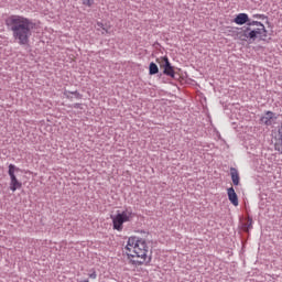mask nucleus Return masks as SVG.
I'll list each match as a JSON object with an SVG mask.
<instances>
[{"mask_svg":"<svg viewBox=\"0 0 282 282\" xmlns=\"http://www.w3.org/2000/svg\"><path fill=\"white\" fill-rule=\"evenodd\" d=\"M21 172V169L17 167V165L14 164H10L9 165V177H10V191H12V193H14L15 191H19V188H21L23 186V183H21V181H19V178H17V174Z\"/></svg>","mask_w":282,"mask_h":282,"instance_id":"39448f33","label":"nucleus"},{"mask_svg":"<svg viewBox=\"0 0 282 282\" xmlns=\"http://www.w3.org/2000/svg\"><path fill=\"white\" fill-rule=\"evenodd\" d=\"M64 96L65 98H67V100H74V98L76 100H83V94L78 93V90L72 91V90H64Z\"/></svg>","mask_w":282,"mask_h":282,"instance_id":"1a4fd4ad","label":"nucleus"},{"mask_svg":"<svg viewBox=\"0 0 282 282\" xmlns=\"http://www.w3.org/2000/svg\"><path fill=\"white\" fill-rule=\"evenodd\" d=\"M160 73V68L158 67V64L155 63H150V66H149V74L150 76H155V74H159Z\"/></svg>","mask_w":282,"mask_h":282,"instance_id":"ddd939ff","label":"nucleus"},{"mask_svg":"<svg viewBox=\"0 0 282 282\" xmlns=\"http://www.w3.org/2000/svg\"><path fill=\"white\" fill-rule=\"evenodd\" d=\"M248 21H250V19L248 18V14H246V13H239L235 18V23L237 25H245V23H248Z\"/></svg>","mask_w":282,"mask_h":282,"instance_id":"9b49d317","label":"nucleus"},{"mask_svg":"<svg viewBox=\"0 0 282 282\" xmlns=\"http://www.w3.org/2000/svg\"><path fill=\"white\" fill-rule=\"evenodd\" d=\"M73 108H74V109H80V104H74V105H73Z\"/></svg>","mask_w":282,"mask_h":282,"instance_id":"aec40b11","label":"nucleus"},{"mask_svg":"<svg viewBox=\"0 0 282 282\" xmlns=\"http://www.w3.org/2000/svg\"><path fill=\"white\" fill-rule=\"evenodd\" d=\"M227 195H228L229 202L234 206H239V196H237V192H235V187H229L227 189Z\"/></svg>","mask_w":282,"mask_h":282,"instance_id":"6e6552de","label":"nucleus"},{"mask_svg":"<svg viewBox=\"0 0 282 282\" xmlns=\"http://www.w3.org/2000/svg\"><path fill=\"white\" fill-rule=\"evenodd\" d=\"M97 28H101V30L107 32V29H105V24H102V22H97Z\"/></svg>","mask_w":282,"mask_h":282,"instance_id":"dca6fc26","label":"nucleus"},{"mask_svg":"<svg viewBox=\"0 0 282 282\" xmlns=\"http://www.w3.org/2000/svg\"><path fill=\"white\" fill-rule=\"evenodd\" d=\"M132 212H129V209H127L122 213H118L116 216H111L113 230H118L119 232L122 231L123 224H126V221H129Z\"/></svg>","mask_w":282,"mask_h":282,"instance_id":"20e7f679","label":"nucleus"},{"mask_svg":"<svg viewBox=\"0 0 282 282\" xmlns=\"http://www.w3.org/2000/svg\"><path fill=\"white\" fill-rule=\"evenodd\" d=\"M98 274H96V271H94L93 273L89 274L90 279H97Z\"/></svg>","mask_w":282,"mask_h":282,"instance_id":"a211bd4d","label":"nucleus"},{"mask_svg":"<svg viewBox=\"0 0 282 282\" xmlns=\"http://www.w3.org/2000/svg\"><path fill=\"white\" fill-rule=\"evenodd\" d=\"M275 151H282V126L278 130V142L275 143Z\"/></svg>","mask_w":282,"mask_h":282,"instance_id":"f8f14e48","label":"nucleus"},{"mask_svg":"<svg viewBox=\"0 0 282 282\" xmlns=\"http://www.w3.org/2000/svg\"><path fill=\"white\" fill-rule=\"evenodd\" d=\"M230 176L234 186H239L241 177L239 176V170H237V167H230Z\"/></svg>","mask_w":282,"mask_h":282,"instance_id":"9d476101","label":"nucleus"},{"mask_svg":"<svg viewBox=\"0 0 282 282\" xmlns=\"http://www.w3.org/2000/svg\"><path fill=\"white\" fill-rule=\"evenodd\" d=\"M124 250L128 257L135 259L132 261L133 263H137V265L151 262V258H149V246L147 245V240L140 237L131 236L128 238Z\"/></svg>","mask_w":282,"mask_h":282,"instance_id":"f03ea898","label":"nucleus"},{"mask_svg":"<svg viewBox=\"0 0 282 282\" xmlns=\"http://www.w3.org/2000/svg\"><path fill=\"white\" fill-rule=\"evenodd\" d=\"M161 67H163V74L165 76H170V78H175V69L173 68V65H171L167 56L162 57Z\"/></svg>","mask_w":282,"mask_h":282,"instance_id":"423d86ee","label":"nucleus"},{"mask_svg":"<svg viewBox=\"0 0 282 282\" xmlns=\"http://www.w3.org/2000/svg\"><path fill=\"white\" fill-rule=\"evenodd\" d=\"M254 19H265V15L263 14H256L253 15Z\"/></svg>","mask_w":282,"mask_h":282,"instance_id":"f3484780","label":"nucleus"},{"mask_svg":"<svg viewBox=\"0 0 282 282\" xmlns=\"http://www.w3.org/2000/svg\"><path fill=\"white\" fill-rule=\"evenodd\" d=\"M276 122V113L268 110L260 118V124H264L265 127H272Z\"/></svg>","mask_w":282,"mask_h":282,"instance_id":"0eeeda50","label":"nucleus"},{"mask_svg":"<svg viewBox=\"0 0 282 282\" xmlns=\"http://www.w3.org/2000/svg\"><path fill=\"white\" fill-rule=\"evenodd\" d=\"M242 36H245V39H249L250 41H257V39H260V41H268V30H265V25L263 24L257 29H251L248 26L243 31Z\"/></svg>","mask_w":282,"mask_h":282,"instance_id":"7ed1b4c3","label":"nucleus"},{"mask_svg":"<svg viewBox=\"0 0 282 282\" xmlns=\"http://www.w3.org/2000/svg\"><path fill=\"white\" fill-rule=\"evenodd\" d=\"M252 224H253L252 218L248 217L247 223L245 224V228L247 231L252 230Z\"/></svg>","mask_w":282,"mask_h":282,"instance_id":"4468645a","label":"nucleus"},{"mask_svg":"<svg viewBox=\"0 0 282 282\" xmlns=\"http://www.w3.org/2000/svg\"><path fill=\"white\" fill-rule=\"evenodd\" d=\"M247 25H249V28H251V25H256L257 28H259L260 25H263V23H261L259 21H254V20H249L247 22Z\"/></svg>","mask_w":282,"mask_h":282,"instance_id":"2eb2a0df","label":"nucleus"},{"mask_svg":"<svg viewBox=\"0 0 282 282\" xmlns=\"http://www.w3.org/2000/svg\"><path fill=\"white\" fill-rule=\"evenodd\" d=\"M6 25L12 32L15 43L19 45H28L32 30H34V22L22 15H11L6 20Z\"/></svg>","mask_w":282,"mask_h":282,"instance_id":"f257e3e1","label":"nucleus"},{"mask_svg":"<svg viewBox=\"0 0 282 282\" xmlns=\"http://www.w3.org/2000/svg\"><path fill=\"white\" fill-rule=\"evenodd\" d=\"M93 3L94 2H91V1H86V2H84V6H88L89 8H91Z\"/></svg>","mask_w":282,"mask_h":282,"instance_id":"6ab92c4d","label":"nucleus"}]
</instances>
